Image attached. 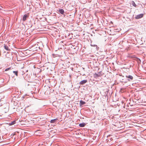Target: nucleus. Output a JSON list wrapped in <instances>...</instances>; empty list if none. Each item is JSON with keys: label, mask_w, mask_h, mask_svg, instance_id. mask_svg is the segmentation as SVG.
<instances>
[{"label": "nucleus", "mask_w": 146, "mask_h": 146, "mask_svg": "<svg viewBox=\"0 0 146 146\" xmlns=\"http://www.w3.org/2000/svg\"><path fill=\"white\" fill-rule=\"evenodd\" d=\"M143 15V14H140L137 15L135 18L136 19H139L142 17Z\"/></svg>", "instance_id": "1"}, {"label": "nucleus", "mask_w": 146, "mask_h": 146, "mask_svg": "<svg viewBox=\"0 0 146 146\" xmlns=\"http://www.w3.org/2000/svg\"><path fill=\"white\" fill-rule=\"evenodd\" d=\"M101 72H98V73H95L94 75L95 78L101 76Z\"/></svg>", "instance_id": "2"}, {"label": "nucleus", "mask_w": 146, "mask_h": 146, "mask_svg": "<svg viewBox=\"0 0 146 146\" xmlns=\"http://www.w3.org/2000/svg\"><path fill=\"white\" fill-rule=\"evenodd\" d=\"M126 77L127 78V80L129 81L132 80L133 79V77L131 75L126 76Z\"/></svg>", "instance_id": "3"}, {"label": "nucleus", "mask_w": 146, "mask_h": 146, "mask_svg": "<svg viewBox=\"0 0 146 146\" xmlns=\"http://www.w3.org/2000/svg\"><path fill=\"white\" fill-rule=\"evenodd\" d=\"M87 82V80H84L81 81L80 82V85H83Z\"/></svg>", "instance_id": "4"}, {"label": "nucleus", "mask_w": 146, "mask_h": 146, "mask_svg": "<svg viewBox=\"0 0 146 146\" xmlns=\"http://www.w3.org/2000/svg\"><path fill=\"white\" fill-rule=\"evenodd\" d=\"M27 15H24L23 17L22 20L25 21L27 19Z\"/></svg>", "instance_id": "5"}, {"label": "nucleus", "mask_w": 146, "mask_h": 146, "mask_svg": "<svg viewBox=\"0 0 146 146\" xmlns=\"http://www.w3.org/2000/svg\"><path fill=\"white\" fill-rule=\"evenodd\" d=\"M59 12L62 15H63L64 12V11L63 9H59Z\"/></svg>", "instance_id": "6"}, {"label": "nucleus", "mask_w": 146, "mask_h": 146, "mask_svg": "<svg viewBox=\"0 0 146 146\" xmlns=\"http://www.w3.org/2000/svg\"><path fill=\"white\" fill-rule=\"evenodd\" d=\"M86 125V124L85 123H80L79 124V126L81 127H83L85 126Z\"/></svg>", "instance_id": "7"}, {"label": "nucleus", "mask_w": 146, "mask_h": 146, "mask_svg": "<svg viewBox=\"0 0 146 146\" xmlns=\"http://www.w3.org/2000/svg\"><path fill=\"white\" fill-rule=\"evenodd\" d=\"M80 105H84L86 104V102H85L83 101L82 100H80Z\"/></svg>", "instance_id": "8"}, {"label": "nucleus", "mask_w": 146, "mask_h": 146, "mask_svg": "<svg viewBox=\"0 0 146 146\" xmlns=\"http://www.w3.org/2000/svg\"><path fill=\"white\" fill-rule=\"evenodd\" d=\"M57 119H51L50 120V122L51 123H54L57 120Z\"/></svg>", "instance_id": "9"}, {"label": "nucleus", "mask_w": 146, "mask_h": 146, "mask_svg": "<svg viewBox=\"0 0 146 146\" xmlns=\"http://www.w3.org/2000/svg\"><path fill=\"white\" fill-rule=\"evenodd\" d=\"M15 123H16L15 121H13L11 123H9V125H13L15 124Z\"/></svg>", "instance_id": "10"}, {"label": "nucleus", "mask_w": 146, "mask_h": 146, "mask_svg": "<svg viewBox=\"0 0 146 146\" xmlns=\"http://www.w3.org/2000/svg\"><path fill=\"white\" fill-rule=\"evenodd\" d=\"M4 48L7 50H10V49H9V47L7 45H5L4 46Z\"/></svg>", "instance_id": "11"}, {"label": "nucleus", "mask_w": 146, "mask_h": 146, "mask_svg": "<svg viewBox=\"0 0 146 146\" xmlns=\"http://www.w3.org/2000/svg\"><path fill=\"white\" fill-rule=\"evenodd\" d=\"M13 73H14L17 76H18V71H13Z\"/></svg>", "instance_id": "12"}, {"label": "nucleus", "mask_w": 146, "mask_h": 146, "mask_svg": "<svg viewBox=\"0 0 146 146\" xmlns=\"http://www.w3.org/2000/svg\"><path fill=\"white\" fill-rule=\"evenodd\" d=\"M132 4L133 6L136 7V5L135 4V3L134 1H132Z\"/></svg>", "instance_id": "13"}, {"label": "nucleus", "mask_w": 146, "mask_h": 146, "mask_svg": "<svg viewBox=\"0 0 146 146\" xmlns=\"http://www.w3.org/2000/svg\"><path fill=\"white\" fill-rule=\"evenodd\" d=\"M91 46H94V47H96V48L97 47V46L96 45V44H91Z\"/></svg>", "instance_id": "14"}, {"label": "nucleus", "mask_w": 146, "mask_h": 146, "mask_svg": "<svg viewBox=\"0 0 146 146\" xmlns=\"http://www.w3.org/2000/svg\"><path fill=\"white\" fill-rule=\"evenodd\" d=\"M11 69V68L10 67V68H7L5 70V71H7L8 70H9V69Z\"/></svg>", "instance_id": "15"}, {"label": "nucleus", "mask_w": 146, "mask_h": 146, "mask_svg": "<svg viewBox=\"0 0 146 146\" xmlns=\"http://www.w3.org/2000/svg\"><path fill=\"white\" fill-rule=\"evenodd\" d=\"M2 7H0V11L1 10H2V8H1Z\"/></svg>", "instance_id": "16"}]
</instances>
